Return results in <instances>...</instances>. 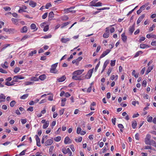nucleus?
I'll use <instances>...</instances> for the list:
<instances>
[{"label":"nucleus","instance_id":"e433bc0d","mask_svg":"<svg viewBox=\"0 0 156 156\" xmlns=\"http://www.w3.org/2000/svg\"><path fill=\"white\" fill-rule=\"evenodd\" d=\"M20 69L19 67H16L15 68L14 70V72L15 73H16L19 72V70H20Z\"/></svg>","mask_w":156,"mask_h":156},{"label":"nucleus","instance_id":"a878e982","mask_svg":"<svg viewBox=\"0 0 156 156\" xmlns=\"http://www.w3.org/2000/svg\"><path fill=\"white\" fill-rule=\"evenodd\" d=\"M143 52L141 51H139L137 52L135 55L134 57H138L140 54H141L143 53Z\"/></svg>","mask_w":156,"mask_h":156},{"label":"nucleus","instance_id":"9d476101","mask_svg":"<svg viewBox=\"0 0 156 156\" xmlns=\"http://www.w3.org/2000/svg\"><path fill=\"white\" fill-rule=\"evenodd\" d=\"M11 20L13 24L17 25H18L19 19L12 18L11 19Z\"/></svg>","mask_w":156,"mask_h":156},{"label":"nucleus","instance_id":"37998d69","mask_svg":"<svg viewBox=\"0 0 156 156\" xmlns=\"http://www.w3.org/2000/svg\"><path fill=\"white\" fill-rule=\"evenodd\" d=\"M81 131V129L80 127H77V129L76 133L77 134H79Z\"/></svg>","mask_w":156,"mask_h":156},{"label":"nucleus","instance_id":"393cba45","mask_svg":"<svg viewBox=\"0 0 156 156\" xmlns=\"http://www.w3.org/2000/svg\"><path fill=\"white\" fill-rule=\"evenodd\" d=\"M109 60H107L104 63L103 66V68L104 69H105L106 67L108 64L109 63Z\"/></svg>","mask_w":156,"mask_h":156},{"label":"nucleus","instance_id":"20e7f679","mask_svg":"<svg viewBox=\"0 0 156 156\" xmlns=\"http://www.w3.org/2000/svg\"><path fill=\"white\" fill-rule=\"evenodd\" d=\"M58 63H57L54 64L52 65L51 66V68L50 69V71L51 73H56L55 72V70L56 68Z\"/></svg>","mask_w":156,"mask_h":156},{"label":"nucleus","instance_id":"9b49d317","mask_svg":"<svg viewBox=\"0 0 156 156\" xmlns=\"http://www.w3.org/2000/svg\"><path fill=\"white\" fill-rule=\"evenodd\" d=\"M134 24L132 26L130 27L129 28V32L131 34H132L133 32L135 30L134 28Z\"/></svg>","mask_w":156,"mask_h":156},{"label":"nucleus","instance_id":"e2e57ef3","mask_svg":"<svg viewBox=\"0 0 156 156\" xmlns=\"http://www.w3.org/2000/svg\"><path fill=\"white\" fill-rule=\"evenodd\" d=\"M53 96L52 95L49 96L48 98V100L50 101H52L53 100Z\"/></svg>","mask_w":156,"mask_h":156},{"label":"nucleus","instance_id":"49530a36","mask_svg":"<svg viewBox=\"0 0 156 156\" xmlns=\"http://www.w3.org/2000/svg\"><path fill=\"white\" fill-rule=\"evenodd\" d=\"M70 22H67L63 24V26L62 27V28H63L64 27H65L69 24L70 23Z\"/></svg>","mask_w":156,"mask_h":156},{"label":"nucleus","instance_id":"603ef678","mask_svg":"<svg viewBox=\"0 0 156 156\" xmlns=\"http://www.w3.org/2000/svg\"><path fill=\"white\" fill-rule=\"evenodd\" d=\"M64 112V109H62L60 110L59 112V113L60 115H62L63 114Z\"/></svg>","mask_w":156,"mask_h":156},{"label":"nucleus","instance_id":"f03ea898","mask_svg":"<svg viewBox=\"0 0 156 156\" xmlns=\"http://www.w3.org/2000/svg\"><path fill=\"white\" fill-rule=\"evenodd\" d=\"M151 138V135L149 134H147L145 139V144L147 145H151V140H150Z\"/></svg>","mask_w":156,"mask_h":156},{"label":"nucleus","instance_id":"423d86ee","mask_svg":"<svg viewBox=\"0 0 156 156\" xmlns=\"http://www.w3.org/2000/svg\"><path fill=\"white\" fill-rule=\"evenodd\" d=\"M24 78L23 77H21L20 75H17L15 76L13 78V79L15 80L16 82L18 81V80L19 79H23Z\"/></svg>","mask_w":156,"mask_h":156},{"label":"nucleus","instance_id":"ea45409f","mask_svg":"<svg viewBox=\"0 0 156 156\" xmlns=\"http://www.w3.org/2000/svg\"><path fill=\"white\" fill-rule=\"evenodd\" d=\"M36 25L34 23L30 25V28L32 29H34L36 28Z\"/></svg>","mask_w":156,"mask_h":156},{"label":"nucleus","instance_id":"5701e85b","mask_svg":"<svg viewBox=\"0 0 156 156\" xmlns=\"http://www.w3.org/2000/svg\"><path fill=\"white\" fill-rule=\"evenodd\" d=\"M153 69L152 66H149L147 68V71L146 73V74H147L149 72H150L151 70Z\"/></svg>","mask_w":156,"mask_h":156},{"label":"nucleus","instance_id":"f3484780","mask_svg":"<svg viewBox=\"0 0 156 156\" xmlns=\"http://www.w3.org/2000/svg\"><path fill=\"white\" fill-rule=\"evenodd\" d=\"M27 31V26H24L22 28L21 31V33H26Z\"/></svg>","mask_w":156,"mask_h":156},{"label":"nucleus","instance_id":"b1692460","mask_svg":"<svg viewBox=\"0 0 156 156\" xmlns=\"http://www.w3.org/2000/svg\"><path fill=\"white\" fill-rule=\"evenodd\" d=\"M149 47L148 45H147L145 44H140V47L141 48H145L147 47Z\"/></svg>","mask_w":156,"mask_h":156},{"label":"nucleus","instance_id":"680f3d73","mask_svg":"<svg viewBox=\"0 0 156 156\" xmlns=\"http://www.w3.org/2000/svg\"><path fill=\"white\" fill-rule=\"evenodd\" d=\"M82 58H83L82 57H80L77 59H76L78 64L79 62L81 61L82 59Z\"/></svg>","mask_w":156,"mask_h":156},{"label":"nucleus","instance_id":"5fc2aeb1","mask_svg":"<svg viewBox=\"0 0 156 156\" xmlns=\"http://www.w3.org/2000/svg\"><path fill=\"white\" fill-rule=\"evenodd\" d=\"M5 96L3 94H1L0 95V99H5Z\"/></svg>","mask_w":156,"mask_h":156},{"label":"nucleus","instance_id":"a211bd4d","mask_svg":"<svg viewBox=\"0 0 156 156\" xmlns=\"http://www.w3.org/2000/svg\"><path fill=\"white\" fill-rule=\"evenodd\" d=\"M137 125L136 122V120H133L132 122V126L134 129H135Z\"/></svg>","mask_w":156,"mask_h":156},{"label":"nucleus","instance_id":"09e8293b","mask_svg":"<svg viewBox=\"0 0 156 156\" xmlns=\"http://www.w3.org/2000/svg\"><path fill=\"white\" fill-rule=\"evenodd\" d=\"M51 6V5L50 3H47L46 6L45 8L47 9H48Z\"/></svg>","mask_w":156,"mask_h":156},{"label":"nucleus","instance_id":"a19ab883","mask_svg":"<svg viewBox=\"0 0 156 156\" xmlns=\"http://www.w3.org/2000/svg\"><path fill=\"white\" fill-rule=\"evenodd\" d=\"M48 14V12H46L42 16V18L43 19H45L47 17Z\"/></svg>","mask_w":156,"mask_h":156},{"label":"nucleus","instance_id":"c85d7f7f","mask_svg":"<svg viewBox=\"0 0 156 156\" xmlns=\"http://www.w3.org/2000/svg\"><path fill=\"white\" fill-rule=\"evenodd\" d=\"M9 46H10V44H6L4 45L3 46V47L2 48L0 51H2L3 50L5 49L7 47Z\"/></svg>","mask_w":156,"mask_h":156},{"label":"nucleus","instance_id":"6e6552de","mask_svg":"<svg viewBox=\"0 0 156 156\" xmlns=\"http://www.w3.org/2000/svg\"><path fill=\"white\" fill-rule=\"evenodd\" d=\"M145 16V14H143L142 16H140L137 21V24H138L141 21L143 20V19L144 17Z\"/></svg>","mask_w":156,"mask_h":156},{"label":"nucleus","instance_id":"79ce46f5","mask_svg":"<svg viewBox=\"0 0 156 156\" xmlns=\"http://www.w3.org/2000/svg\"><path fill=\"white\" fill-rule=\"evenodd\" d=\"M3 9L5 11H9L11 10V8L9 7H6L3 8Z\"/></svg>","mask_w":156,"mask_h":156},{"label":"nucleus","instance_id":"8fccbe9b","mask_svg":"<svg viewBox=\"0 0 156 156\" xmlns=\"http://www.w3.org/2000/svg\"><path fill=\"white\" fill-rule=\"evenodd\" d=\"M152 117L151 116L147 118V121L149 122H151L152 121Z\"/></svg>","mask_w":156,"mask_h":156},{"label":"nucleus","instance_id":"473e14b6","mask_svg":"<svg viewBox=\"0 0 156 156\" xmlns=\"http://www.w3.org/2000/svg\"><path fill=\"white\" fill-rule=\"evenodd\" d=\"M152 145L156 148V143L153 140H151V145Z\"/></svg>","mask_w":156,"mask_h":156},{"label":"nucleus","instance_id":"a18cd8bd","mask_svg":"<svg viewBox=\"0 0 156 156\" xmlns=\"http://www.w3.org/2000/svg\"><path fill=\"white\" fill-rule=\"evenodd\" d=\"M147 6V5L146 4L143 5L140 7V9L142 11H143L145 9L146 6Z\"/></svg>","mask_w":156,"mask_h":156},{"label":"nucleus","instance_id":"dca6fc26","mask_svg":"<svg viewBox=\"0 0 156 156\" xmlns=\"http://www.w3.org/2000/svg\"><path fill=\"white\" fill-rule=\"evenodd\" d=\"M54 14L53 12H51L49 14L48 18L49 20H51L52 18L54 17Z\"/></svg>","mask_w":156,"mask_h":156},{"label":"nucleus","instance_id":"2f4dec72","mask_svg":"<svg viewBox=\"0 0 156 156\" xmlns=\"http://www.w3.org/2000/svg\"><path fill=\"white\" fill-rule=\"evenodd\" d=\"M31 81H38L39 80V79L35 77H32L31 78Z\"/></svg>","mask_w":156,"mask_h":156},{"label":"nucleus","instance_id":"f257e3e1","mask_svg":"<svg viewBox=\"0 0 156 156\" xmlns=\"http://www.w3.org/2000/svg\"><path fill=\"white\" fill-rule=\"evenodd\" d=\"M84 71L83 69H79L75 71L73 73V76L72 79L75 80H82L83 79L81 77V76H78L80 75Z\"/></svg>","mask_w":156,"mask_h":156},{"label":"nucleus","instance_id":"774afa93","mask_svg":"<svg viewBox=\"0 0 156 156\" xmlns=\"http://www.w3.org/2000/svg\"><path fill=\"white\" fill-rule=\"evenodd\" d=\"M151 44L152 46H156V41H152L151 43Z\"/></svg>","mask_w":156,"mask_h":156},{"label":"nucleus","instance_id":"cd10ccee","mask_svg":"<svg viewBox=\"0 0 156 156\" xmlns=\"http://www.w3.org/2000/svg\"><path fill=\"white\" fill-rule=\"evenodd\" d=\"M37 53V51L35 50L33 51H31L30 53L29 54V56H32L34 54H35Z\"/></svg>","mask_w":156,"mask_h":156},{"label":"nucleus","instance_id":"2eb2a0df","mask_svg":"<svg viewBox=\"0 0 156 156\" xmlns=\"http://www.w3.org/2000/svg\"><path fill=\"white\" fill-rule=\"evenodd\" d=\"M29 5L32 7H34L36 6L37 3L31 1L30 2Z\"/></svg>","mask_w":156,"mask_h":156},{"label":"nucleus","instance_id":"0eeeda50","mask_svg":"<svg viewBox=\"0 0 156 156\" xmlns=\"http://www.w3.org/2000/svg\"><path fill=\"white\" fill-rule=\"evenodd\" d=\"M53 143L52 139L48 140L45 143V145L46 146H49L51 145Z\"/></svg>","mask_w":156,"mask_h":156},{"label":"nucleus","instance_id":"6e6d98bb","mask_svg":"<svg viewBox=\"0 0 156 156\" xmlns=\"http://www.w3.org/2000/svg\"><path fill=\"white\" fill-rule=\"evenodd\" d=\"M21 121L22 123L23 124H24L27 122L26 119H21Z\"/></svg>","mask_w":156,"mask_h":156},{"label":"nucleus","instance_id":"f704fd0d","mask_svg":"<svg viewBox=\"0 0 156 156\" xmlns=\"http://www.w3.org/2000/svg\"><path fill=\"white\" fill-rule=\"evenodd\" d=\"M16 31L14 29L11 28L9 29V32L10 33H12Z\"/></svg>","mask_w":156,"mask_h":156},{"label":"nucleus","instance_id":"7c9ffc66","mask_svg":"<svg viewBox=\"0 0 156 156\" xmlns=\"http://www.w3.org/2000/svg\"><path fill=\"white\" fill-rule=\"evenodd\" d=\"M16 102L15 101H12L10 103V105L11 107H13L16 104Z\"/></svg>","mask_w":156,"mask_h":156},{"label":"nucleus","instance_id":"4be33fe9","mask_svg":"<svg viewBox=\"0 0 156 156\" xmlns=\"http://www.w3.org/2000/svg\"><path fill=\"white\" fill-rule=\"evenodd\" d=\"M46 78V76L45 74H43L41 75L40 76L39 78L41 80H44Z\"/></svg>","mask_w":156,"mask_h":156},{"label":"nucleus","instance_id":"0e129e2a","mask_svg":"<svg viewBox=\"0 0 156 156\" xmlns=\"http://www.w3.org/2000/svg\"><path fill=\"white\" fill-rule=\"evenodd\" d=\"M67 150L68 151V152H69V153L70 154L69 156H73L72 155V152L69 148L67 149Z\"/></svg>","mask_w":156,"mask_h":156},{"label":"nucleus","instance_id":"f8f14e48","mask_svg":"<svg viewBox=\"0 0 156 156\" xmlns=\"http://www.w3.org/2000/svg\"><path fill=\"white\" fill-rule=\"evenodd\" d=\"M66 77L65 75L63 76L62 77H61L57 79V80L58 82H62L64 81L66 79Z\"/></svg>","mask_w":156,"mask_h":156},{"label":"nucleus","instance_id":"7ed1b4c3","mask_svg":"<svg viewBox=\"0 0 156 156\" xmlns=\"http://www.w3.org/2000/svg\"><path fill=\"white\" fill-rule=\"evenodd\" d=\"M93 69L94 68L92 69H91L89 70L87 73L85 75V78L87 79H89L90 78L93 73Z\"/></svg>","mask_w":156,"mask_h":156},{"label":"nucleus","instance_id":"58836bf2","mask_svg":"<svg viewBox=\"0 0 156 156\" xmlns=\"http://www.w3.org/2000/svg\"><path fill=\"white\" fill-rule=\"evenodd\" d=\"M145 149H152L154 150H155L154 149H152V147L150 146H145Z\"/></svg>","mask_w":156,"mask_h":156},{"label":"nucleus","instance_id":"13d9d810","mask_svg":"<svg viewBox=\"0 0 156 156\" xmlns=\"http://www.w3.org/2000/svg\"><path fill=\"white\" fill-rule=\"evenodd\" d=\"M26 151V150H24L22 151L20 154L19 155H23L25 154V153Z\"/></svg>","mask_w":156,"mask_h":156},{"label":"nucleus","instance_id":"c9c22d12","mask_svg":"<svg viewBox=\"0 0 156 156\" xmlns=\"http://www.w3.org/2000/svg\"><path fill=\"white\" fill-rule=\"evenodd\" d=\"M115 60H111V62L110 63L111 66H113L115 65Z\"/></svg>","mask_w":156,"mask_h":156},{"label":"nucleus","instance_id":"4d7b16f0","mask_svg":"<svg viewBox=\"0 0 156 156\" xmlns=\"http://www.w3.org/2000/svg\"><path fill=\"white\" fill-rule=\"evenodd\" d=\"M116 119L115 118H114V119L113 118L112 119V122L114 125H115V124Z\"/></svg>","mask_w":156,"mask_h":156},{"label":"nucleus","instance_id":"ddd939ff","mask_svg":"<svg viewBox=\"0 0 156 156\" xmlns=\"http://www.w3.org/2000/svg\"><path fill=\"white\" fill-rule=\"evenodd\" d=\"M70 39L69 38H62L61 39V41L63 43H66L68 41H69L70 40Z\"/></svg>","mask_w":156,"mask_h":156},{"label":"nucleus","instance_id":"69168bd1","mask_svg":"<svg viewBox=\"0 0 156 156\" xmlns=\"http://www.w3.org/2000/svg\"><path fill=\"white\" fill-rule=\"evenodd\" d=\"M145 70V68H143L140 72V74H143L144 73V71Z\"/></svg>","mask_w":156,"mask_h":156},{"label":"nucleus","instance_id":"bb28decb","mask_svg":"<svg viewBox=\"0 0 156 156\" xmlns=\"http://www.w3.org/2000/svg\"><path fill=\"white\" fill-rule=\"evenodd\" d=\"M61 139L60 136H58L54 138V140L56 142H58L61 140Z\"/></svg>","mask_w":156,"mask_h":156},{"label":"nucleus","instance_id":"864d4df0","mask_svg":"<svg viewBox=\"0 0 156 156\" xmlns=\"http://www.w3.org/2000/svg\"><path fill=\"white\" fill-rule=\"evenodd\" d=\"M48 30V26L47 25L45 26L43 29V30L44 31H47Z\"/></svg>","mask_w":156,"mask_h":156},{"label":"nucleus","instance_id":"aec40b11","mask_svg":"<svg viewBox=\"0 0 156 156\" xmlns=\"http://www.w3.org/2000/svg\"><path fill=\"white\" fill-rule=\"evenodd\" d=\"M49 125V121H46L44 124L43 126V128L45 129L48 127Z\"/></svg>","mask_w":156,"mask_h":156},{"label":"nucleus","instance_id":"338daca9","mask_svg":"<svg viewBox=\"0 0 156 156\" xmlns=\"http://www.w3.org/2000/svg\"><path fill=\"white\" fill-rule=\"evenodd\" d=\"M87 91L88 93H90L91 90L92 88L91 87H89L87 89Z\"/></svg>","mask_w":156,"mask_h":156},{"label":"nucleus","instance_id":"72a5a7b5","mask_svg":"<svg viewBox=\"0 0 156 156\" xmlns=\"http://www.w3.org/2000/svg\"><path fill=\"white\" fill-rule=\"evenodd\" d=\"M109 35V33H105L103 35V37L105 38H107L108 37Z\"/></svg>","mask_w":156,"mask_h":156},{"label":"nucleus","instance_id":"39448f33","mask_svg":"<svg viewBox=\"0 0 156 156\" xmlns=\"http://www.w3.org/2000/svg\"><path fill=\"white\" fill-rule=\"evenodd\" d=\"M111 50L109 49H107L106 50L104 51L103 53L101 55V56H100V58H101L105 57V55H107L108 53H109L110 51Z\"/></svg>","mask_w":156,"mask_h":156},{"label":"nucleus","instance_id":"052dcab7","mask_svg":"<svg viewBox=\"0 0 156 156\" xmlns=\"http://www.w3.org/2000/svg\"><path fill=\"white\" fill-rule=\"evenodd\" d=\"M35 139L36 140L37 142H40V139L38 136L37 135H36L35 136Z\"/></svg>","mask_w":156,"mask_h":156},{"label":"nucleus","instance_id":"412c9836","mask_svg":"<svg viewBox=\"0 0 156 156\" xmlns=\"http://www.w3.org/2000/svg\"><path fill=\"white\" fill-rule=\"evenodd\" d=\"M102 3L100 2H98L94 5H91L90 6L95 7L100 6L102 5Z\"/></svg>","mask_w":156,"mask_h":156},{"label":"nucleus","instance_id":"4c0bfd02","mask_svg":"<svg viewBox=\"0 0 156 156\" xmlns=\"http://www.w3.org/2000/svg\"><path fill=\"white\" fill-rule=\"evenodd\" d=\"M100 61H99L98 62V64L96 65V67H95V68L94 71H95V72H96L97 71V70L98 67H99V66H100Z\"/></svg>","mask_w":156,"mask_h":156},{"label":"nucleus","instance_id":"1a4fd4ad","mask_svg":"<svg viewBox=\"0 0 156 156\" xmlns=\"http://www.w3.org/2000/svg\"><path fill=\"white\" fill-rule=\"evenodd\" d=\"M71 143V140L68 137H66L64 140V143L66 144Z\"/></svg>","mask_w":156,"mask_h":156},{"label":"nucleus","instance_id":"6ab92c4d","mask_svg":"<svg viewBox=\"0 0 156 156\" xmlns=\"http://www.w3.org/2000/svg\"><path fill=\"white\" fill-rule=\"evenodd\" d=\"M27 9V7L26 6H24L23 7L20 8V9L19 10L18 12L19 13H21L23 12H26V11H24V9Z\"/></svg>","mask_w":156,"mask_h":156},{"label":"nucleus","instance_id":"4468645a","mask_svg":"<svg viewBox=\"0 0 156 156\" xmlns=\"http://www.w3.org/2000/svg\"><path fill=\"white\" fill-rule=\"evenodd\" d=\"M122 39L124 42H125L127 39V37L125 35V33H123L121 35Z\"/></svg>","mask_w":156,"mask_h":156},{"label":"nucleus","instance_id":"c756f323","mask_svg":"<svg viewBox=\"0 0 156 156\" xmlns=\"http://www.w3.org/2000/svg\"><path fill=\"white\" fill-rule=\"evenodd\" d=\"M28 96V94H24L21 97L20 99H25L26 98H27Z\"/></svg>","mask_w":156,"mask_h":156},{"label":"nucleus","instance_id":"bf43d9fd","mask_svg":"<svg viewBox=\"0 0 156 156\" xmlns=\"http://www.w3.org/2000/svg\"><path fill=\"white\" fill-rule=\"evenodd\" d=\"M112 70V68H109L108 71V72L107 73V74H108V76H109L110 73H111V71Z\"/></svg>","mask_w":156,"mask_h":156},{"label":"nucleus","instance_id":"c03bdc74","mask_svg":"<svg viewBox=\"0 0 156 156\" xmlns=\"http://www.w3.org/2000/svg\"><path fill=\"white\" fill-rule=\"evenodd\" d=\"M0 72L4 73H7V71L2 68H0Z\"/></svg>","mask_w":156,"mask_h":156},{"label":"nucleus","instance_id":"3c124183","mask_svg":"<svg viewBox=\"0 0 156 156\" xmlns=\"http://www.w3.org/2000/svg\"><path fill=\"white\" fill-rule=\"evenodd\" d=\"M62 151L64 154H66L68 153V151L65 148H62Z\"/></svg>","mask_w":156,"mask_h":156},{"label":"nucleus","instance_id":"de8ad7c7","mask_svg":"<svg viewBox=\"0 0 156 156\" xmlns=\"http://www.w3.org/2000/svg\"><path fill=\"white\" fill-rule=\"evenodd\" d=\"M34 83L33 82H27L25 83V85H29L33 84Z\"/></svg>","mask_w":156,"mask_h":156}]
</instances>
